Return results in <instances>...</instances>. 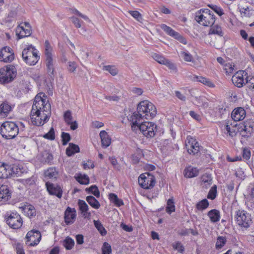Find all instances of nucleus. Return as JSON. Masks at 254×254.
I'll list each match as a JSON object with an SVG mask.
<instances>
[{
	"mask_svg": "<svg viewBox=\"0 0 254 254\" xmlns=\"http://www.w3.org/2000/svg\"><path fill=\"white\" fill-rule=\"evenodd\" d=\"M103 70L109 72L113 76L116 75L118 73L117 68L114 65H104L103 67Z\"/></svg>",
	"mask_w": 254,
	"mask_h": 254,
	"instance_id": "obj_39",
	"label": "nucleus"
},
{
	"mask_svg": "<svg viewBox=\"0 0 254 254\" xmlns=\"http://www.w3.org/2000/svg\"><path fill=\"white\" fill-rule=\"evenodd\" d=\"M195 19L198 23L204 26L212 25L215 21V16L208 9L200 10L196 13Z\"/></svg>",
	"mask_w": 254,
	"mask_h": 254,
	"instance_id": "obj_3",
	"label": "nucleus"
},
{
	"mask_svg": "<svg viewBox=\"0 0 254 254\" xmlns=\"http://www.w3.org/2000/svg\"><path fill=\"white\" fill-rule=\"evenodd\" d=\"M23 212L28 217H31L35 215V210L34 207L30 205H25L21 207Z\"/></svg>",
	"mask_w": 254,
	"mask_h": 254,
	"instance_id": "obj_34",
	"label": "nucleus"
},
{
	"mask_svg": "<svg viewBox=\"0 0 254 254\" xmlns=\"http://www.w3.org/2000/svg\"><path fill=\"white\" fill-rule=\"evenodd\" d=\"M74 245V241L69 237H67L64 241V245L67 250H71Z\"/></svg>",
	"mask_w": 254,
	"mask_h": 254,
	"instance_id": "obj_45",
	"label": "nucleus"
},
{
	"mask_svg": "<svg viewBox=\"0 0 254 254\" xmlns=\"http://www.w3.org/2000/svg\"><path fill=\"white\" fill-rule=\"evenodd\" d=\"M10 168L9 165L0 164V179H6L10 177Z\"/></svg>",
	"mask_w": 254,
	"mask_h": 254,
	"instance_id": "obj_26",
	"label": "nucleus"
},
{
	"mask_svg": "<svg viewBox=\"0 0 254 254\" xmlns=\"http://www.w3.org/2000/svg\"><path fill=\"white\" fill-rule=\"evenodd\" d=\"M88 190L91 193L94 194L96 197H99L100 191L96 186H92L88 189H86V190Z\"/></svg>",
	"mask_w": 254,
	"mask_h": 254,
	"instance_id": "obj_55",
	"label": "nucleus"
},
{
	"mask_svg": "<svg viewBox=\"0 0 254 254\" xmlns=\"http://www.w3.org/2000/svg\"><path fill=\"white\" fill-rule=\"evenodd\" d=\"M199 171L197 168L191 166L186 168L184 170V176L188 178L196 177Z\"/></svg>",
	"mask_w": 254,
	"mask_h": 254,
	"instance_id": "obj_25",
	"label": "nucleus"
},
{
	"mask_svg": "<svg viewBox=\"0 0 254 254\" xmlns=\"http://www.w3.org/2000/svg\"><path fill=\"white\" fill-rule=\"evenodd\" d=\"M217 194V186L214 185L209 191L207 194V198L213 200L215 198Z\"/></svg>",
	"mask_w": 254,
	"mask_h": 254,
	"instance_id": "obj_49",
	"label": "nucleus"
},
{
	"mask_svg": "<svg viewBox=\"0 0 254 254\" xmlns=\"http://www.w3.org/2000/svg\"><path fill=\"white\" fill-rule=\"evenodd\" d=\"M224 130H225V133L228 134L232 137L237 134L236 125L227 124L225 126Z\"/></svg>",
	"mask_w": 254,
	"mask_h": 254,
	"instance_id": "obj_31",
	"label": "nucleus"
},
{
	"mask_svg": "<svg viewBox=\"0 0 254 254\" xmlns=\"http://www.w3.org/2000/svg\"><path fill=\"white\" fill-rule=\"evenodd\" d=\"M0 134L3 137L10 139L14 138L18 133V127L12 122H4L0 127Z\"/></svg>",
	"mask_w": 254,
	"mask_h": 254,
	"instance_id": "obj_4",
	"label": "nucleus"
},
{
	"mask_svg": "<svg viewBox=\"0 0 254 254\" xmlns=\"http://www.w3.org/2000/svg\"><path fill=\"white\" fill-rule=\"evenodd\" d=\"M12 107L7 102H3L0 104V117L5 118L11 111Z\"/></svg>",
	"mask_w": 254,
	"mask_h": 254,
	"instance_id": "obj_23",
	"label": "nucleus"
},
{
	"mask_svg": "<svg viewBox=\"0 0 254 254\" xmlns=\"http://www.w3.org/2000/svg\"><path fill=\"white\" fill-rule=\"evenodd\" d=\"M26 238L28 245L32 247L39 244L41 239V235L39 231L32 230L27 233Z\"/></svg>",
	"mask_w": 254,
	"mask_h": 254,
	"instance_id": "obj_11",
	"label": "nucleus"
},
{
	"mask_svg": "<svg viewBox=\"0 0 254 254\" xmlns=\"http://www.w3.org/2000/svg\"><path fill=\"white\" fill-rule=\"evenodd\" d=\"M226 239L224 237L219 236L217 238L216 243V248L217 249H221L226 244Z\"/></svg>",
	"mask_w": 254,
	"mask_h": 254,
	"instance_id": "obj_46",
	"label": "nucleus"
},
{
	"mask_svg": "<svg viewBox=\"0 0 254 254\" xmlns=\"http://www.w3.org/2000/svg\"><path fill=\"white\" fill-rule=\"evenodd\" d=\"M210 26L211 28H210L208 32L209 35L215 34L217 35L220 37L223 36V33L220 26H218V25H212Z\"/></svg>",
	"mask_w": 254,
	"mask_h": 254,
	"instance_id": "obj_32",
	"label": "nucleus"
},
{
	"mask_svg": "<svg viewBox=\"0 0 254 254\" xmlns=\"http://www.w3.org/2000/svg\"><path fill=\"white\" fill-rule=\"evenodd\" d=\"M45 174L49 178H56L58 173L55 168H50L45 172Z\"/></svg>",
	"mask_w": 254,
	"mask_h": 254,
	"instance_id": "obj_44",
	"label": "nucleus"
},
{
	"mask_svg": "<svg viewBox=\"0 0 254 254\" xmlns=\"http://www.w3.org/2000/svg\"><path fill=\"white\" fill-rule=\"evenodd\" d=\"M140 122L137 125L132 124L131 127L134 129L136 127L138 128L142 134L147 137H152L155 135L157 131V126L151 122Z\"/></svg>",
	"mask_w": 254,
	"mask_h": 254,
	"instance_id": "obj_6",
	"label": "nucleus"
},
{
	"mask_svg": "<svg viewBox=\"0 0 254 254\" xmlns=\"http://www.w3.org/2000/svg\"><path fill=\"white\" fill-rule=\"evenodd\" d=\"M102 254H111L112 248L111 245L107 242L103 243L102 248Z\"/></svg>",
	"mask_w": 254,
	"mask_h": 254,
	"instance_id": "obj_50",
	"label": "nucleus"
},
{
	"mask_svg": "<svg viewBox=\"0 0 254 254\" xmlns=\"http://www.w3.org/2000/svg\"><path fill=\"white\" fill-rule=\"evenodd\" d=\"M235 218L237 224L243 230L248 229L252 223L251 215L245 210H238Z\"/></svg>",
	"mask_w": 254,
	"mask_h": 254,
	"instance_id": "obj_7",
	"label": "nucleus"
},
{
	"mask_svg": "<svg viewBox=\"0 0 254 254\" xmlns=\"http://www.w3.org/2000/svg\"><path fill=\"white\" fill-rule=\"evenodd\" d=\"M152 57L155 61L161 64H163L166 60L164 57L157 54H153Z\"/></svg>",
	"mask_w": 254,
	"mask_h": 254,
	"instance_id": "obj_54",
	"label": "nucleus"
},
{
	"mask_svg": "<svg viewBox=\"0 0 254 254\" xmlns=\"http://www.w3.org/2000/svg\"><path fill=\"white\" fill-rule=\"evenodd\" d=\"M231 117L236 122L243 120L246 117V111L243 108H237L233 111Z\"/></svg>",
	"mask_w": 254,
	"mask_h": 254,
	"instance_id": "obj_17",
	"label": "nucleus"
},
{
	"mask_svg": "<svg viewBox=\"0 0 254 254\" xmlns=\"http://www.w3.org/2000/svg\"><path fill=\"white\" fill-rule=\"evenodd\" d=\"M234 65L232 64L226 63L224 64L223 69L225 71V72L227 74H231L234 71Z\"/></svg>",
	"mask_w": 254,
	"mask_h": 254,
	"instance_id": "obj_52",
	"label": "nucleus"
},
{
	"mask_svg": "<svg viewBox=\"0 0 254 254\" xmlns=\"http://www.w3.org/2000/svg\"><path fill=\"white\" fill-rule=\"evenodd\" d=\"M129 13L134 18L136 19L138 21L141 19V16L140 13L137 11H129Z\"/></svg>",
	"mask_w": 254,
	"mask_h": 254,
	"instance_id": "obj_62",
	"label": "nucleus"
},
{
	"mask_svg": "<svg viewBox=\"0 0 254 254\" xmlns=\"http://www.w3.org/2000/svg\"><path fill=\"white\" fill-rule=\"evenodd\" d=\"M180 56L186 62H190L193 61L192 56L188 52L182 51L180 53Z\"/></svg>",
	"mask_w": 254,
	"mask_h": 254,
	"instance_id": "obj_47",
	"label": "nucleus"
},
{
	"mask_svg": "<svg viewBox=\"0 0 254 254\" xmlns=\"http://www.w3.org/2000/svg\"><path fill=\"white\" fill-rule=\"evenodd\" d=\"M10 168L9 174L10 177H18L22 173V171L16 165H9Z\"/></svg>",
	"mask_w": 254,
	"mask_h": 254,
	"instance_id": "obj_36",
	"label": "nucleus"
},
{
	"mask_svg": "<svg viewBox=\"0 0 254 254\" xmlns=\"http://www.w3.org/2000/svg\"><path fill=\"white\" fill-rule=\"evenodd\" d=\"M100 136L103 147L106 148L111 144V139L106 131H101L100 132Z\"/></svg>",
	"mask_w": 254,
	"mask_h": 254,
	"instance_id": "obj_24",
	"label": "nucleus"
},
{
	"mask_svg": "<svg viewBox=\"0 0 254 254\" xmlns=\"http://www.w3.org/2000/svg\"><path fill=\"white\" fill-rule=\"evenodd\" d=\"M142 155V151L140 150H137L136 152L132 155V161L133 163H138Z\"/></svg>",
	"mask_w": 254,
	"mask_h": 254,
	"instance_id": "obj_48",
	"label": "nucleus"
},
{
	"mask_svg": "<svg viewBox=\"0 0 254 254\" xmlns=\"http://www.w3.org/2000/svg\"><path fill=\"white\" fill-rule=\"evenodd\" d=\"M247 73L245 71L240 70L237 72L232 78V81L233 84L238 87H242L246 83V78L244 76H247Z\"/></svg>",
	"mask_w": 254,
	"mask_h": 254,
	"instance_id": "obj_13",
	"label": "nucleus"
},
{
	"mask_svg": "<svg viewBox=\"0 0 254 254\" xmlns=\"http://www.w3.org/2000/svg\"><path fill=\"white\" fill-rule=\"evenodd\" d=\"M22 57L24 62L29 65H35L40 59L37 50L32 45L23 50Z\"/></svg>",
	"mask_w": 254,
	"mask_h": 254,
	"instance_id": "obj_5",
	"label": "nucleus"
},
{
	"mask_svg": "<svg viewBox=\"0 0 254 254\" xmlns=\"http://www.w3.org/2000/svg\"><path fill=\"white\" fill-rule=\"evenodd\" d=\"M77 68V64L74 62L68 63L67 69L69 72H74Z\"/></svg>",
	"mask_w": 254,
	"mask_h": 254,
	"instance_id": "obj_61",
	"label": "nucleus"
},
{
	"mask_svg": "<svg viewBox=\"0 0 254 254\" xmlns=\"http://www.w3.org/2000/svg\"><path fill=\"white\" fill-rule=\"evenodd\" d=\"M175 211V206L174 201L173 198H170L167 200L166 211L169 214Z\"/></svg>",
	"mask_w": 254,
	"mask_h": 254,
	"instance_id": "obj_38",
	"label": "nucleus"
},
{
	"mask_svg": "<svg viewBox=\"0 0 254 254\" xmlns=\"http://www.w3.org/2000/svg\"><path fill=\"white\" fill-rule=\"evenodd\" d=\"M139 185L144 189H149L155 185V181L153 176L149 173L141 174L138 179Z\"/></svg>",
	"mask_w": 254,
	"mask_h": 254,
	"instance_id": "obj_9",
	"label": "nucleus"
},
{
	"mask_svg": "<svg viewBox=\"0 0 254 254\" xmlns=\"http://www.w3.org/2000/svg\"><path fill=\"white\" fill-rule=\"evenodd\" d=\"M76 179L80 184L87 185L89 183V177L86 175L78 174Z\"/></svg>",
	"mask_w": 254,
	"mask_h": 254,
	"instance_id": "obj_40",
	"label": "nucleus"
},
{
	"mask_svg": "<svg viewBox=\"0 0 254 254\" xmlns=\"http://www.w3.org/2000/svg\"><path fill=\"white\" fill-rule=\"evenodd\" d=\"M109 197L110 201L112 203H114V204L117 206H121L124 205L123 201L122 199H119L118 197V196L115 193H110L109 195Z\"/></svg>",
	"mask_w": 254,
	"mask_h": 254,
	"instance_id": "obj_37",
	"label": "nucleus"
},
{
	"mask_svg": "<svg viewBox=\"0 0 254 254\" xmlns=\"http://www.w3.org/2000/svg\"><path fill=\"white\" fill-rule=\"evenodd\" d=\"M14 58V54L9 47H4L0 51V61L4 63L11 62Z\"/></svg>",
	"mask_w": 254,
	"mask_h": 254,
	"instance_id": "obj_15",
	"label": "nucleus"
},
{
	"mask_svg": "<svg viewBox=\"0 0 254 254\" xmlns=\"http://www.w3.org/2000/svg\"><path fill=\"white\" fill-rule=\"evenodd\" d=\"M43 137L44 138L51 140H54L55 138V135L54 128L51 127L48 133L45 134Z\"/></svg>",
	"mask_w": 254,
	"mask_h": 254,
	"instance_id": "obj_51",
	"label": "nucleus"
},
{
	"mask_svg": "<svg viewBox=\"0 0 254 254\" xmlns=\"http://www.w3.org/2000/svg\"><path fill=\"white\" fill-rule=\"evenodd\" d=\"M207 215L212 222H216L220 220V215L218 210L212 209L208 212Z\"/></svg>",
	"mask_w": 254,
	"mask_h": 254,
	"instance_id": "obj_28",
	"label": "nucleus"
},
{
	"mask_svg": "<svg viewBox=\"0 0 254 254\" xmlns=\"http://www.w3.org/2000/svg\"><path fill=\"white\" fill-rule=\"evenodd\" d=\"M45 54L46 57H52L53 51L52 47L51 46L48 40H46L45 42Z\"/></svg>",
	"mask_w": 254,
	"mask_h": 254,
	"instance_id": "obj_43",
	"label": "nucleus"
},
{
	"mask_svg": "<svg viewBox=\"0 0 254 254\" xmlns=\"http://www.w3.org/2000/svg\"><path fill=\"white\" fill-rule=\"evenodd\" d=\"M208 6L220 16H221L224 14L222 8L216 5L209 4Z\"/></svg>",
	"mask_w": 254,
	"mask_h": 254,
	"instance_id": "obj_57",
	"label": "nucleus"
},
{
	"mask_svg": "<svg viewBox=\"0 0 254 254\" xmlns=\"http://www.w3.org/2000/svg\"><path fill=\"white\" fill-rule=\"evenodd\" d=\"M201 185L204 188H208L212 183V179L211 176L208 174H205L201 177Z\"/></svg>",
	"mask_w": 254,
	"mask_h": 254,
	"instance_id": "obj_30",
	"label": "nucleus"
},
{
	"mask_svg": "<svg viewBox=\"0 0 254 254\" xmlns=\"http://www.w3.org/2000/svg\"><path fill=\"white\" fill-rule=\"evenodd\" d=\"M79 152V148L78 146L72 143L69 144V146L66 149V154L68 156H70Z\"/></svg>",
	"mask_w": 254,
	"mask_h": 254,
	"instance_id": "obj_33",
	"label": "nucleus"
},
{
	"mask_svg": "<svg viewBox=\"0 0 254 254\" xmlns=\"http://www.w3.org/2000/svg\"><path fill=\"white\" fill-rule=\"evenodd\" d=\"M246 83L250 88L254 89V77H246Z\"/></svg>",
	"mask_w": 254,
	"mask_h": 254,
	"instance_id": "obj_59",
	"label": "nucleus"
},
{
	"mask_svg": "<svg viewBox=\"0 0 254 254\" xmlns=\"http://www.w3.org/2000/svg\"><path fill=\"white\" fill-rule=\"evenodd\" d=\"M21 182L24 185H32L34 184V180L32 178L21 180Z\"/></svg>",
	"mask_w": 254,
	"mask_h": 254,
	"instance_id": "obj_64",
	"label": "nucleus"
},
{
	"mask_svg": "<svg viewBox=\"0 0 254 254\" xmlns=\"http://www.w3.org/2000/svg\"><path fill=\"white\" fill-rule=\"evenodd\" d=\"M244 126L243 130L242 131V135L249 136L254 130V122L251 120L247 121Z\"/></svg>",
	"mask_w": 254,
	"mask_h": 254,
	"instance_id": "obj_20",
	"label": "nucleus"
},
{
	"mask_svg": "<svg viewBox=\"0 0 254 254\" xmlns=\"http://www.w3.org/2000/svg\"><path fill=\"white\" fill-rule=\"evenodd\" d=\"M94 224L95 227L99 231L102 236H105L107 234V231L104 228L102 223L99 220H94Z\"/></svg>",
	"mask_w": 254,
	"mask_h": 254,
	"instance_id": "obj_42",
	"label": "nucleus"
},
{
	"mask_svg": "<svg viewBox=\"0 0 254 254\" xmlns=\"http://www.w3.org/2000/svg\"><path fill=\"white\" fill-rule=\"evenodd\" d=\"M64 119L67 124L71 123V122L72 121V117L70 111H67L64 113Z\"/></svg>",
	"mask_w": 254,
	"mask_h": 254,
	"instance_id": "obj_56",
	"label": "nucleus"
},
{
	"mask_svg": "<svg viewBox=\"0 0 254 254\" xmlns=\"http://www.w3.org/2000/svg\"><path fill=\"white\" fill-rule=\"evenodd\" d=\"M174 250H177L180 253H183L184 251V248L181 243L178 242L172 244Z\"/></svg>",
	"mask_w": 254,
	"mask_h": 254,
	"instance_id": "obj_60",
	"label": "nucleus"
},
{
	"mask_svg": "<svg viewBox=\"0 0 254 254\" xmlns=\"http://www.w3.org/2000/svg\"><path fill=\"white\" fill-rule=\"evenodd\" d=\"M209 205V202L207 199L205 198L199 201L196 205V208L199 210H203L206 209Z\"/></svg>",
	"mask_w": 254,
	"mask_h": 254,
	"instance_id": "obj_41",
	"label": "nucleus"
},
{
	"mask_svg": "<svg viewBox=\"0 0 254 254\" xmlns=\"http://www.w3.org/2000/svg\"><path fill=\"white\" fill-rule=\"evenodd\" d=\"M5 219L7 224L12 229H18L22 226L23 221L17 213L12 212Z\"/></svg>",
	"mask_w": 254,
	"mask_h": 254,
	"instance_id": "obj_10",
	"label": "nucleus"
},
{
	"mask_svg": "<svg viewBox=\"0 0 254 254\" xmlns=\"http://www.w3.org/2000/svg\"><path fill=\"white\" fill-rule=\"evenodd\" d=\"M76 211L75 209H72L68 207L64 213V220L66 224H70L73 223L76 217Z\"/></svg>",
	"mask_w": 254,
	"mask_h": 254,
	"instance_id": "obj_16",
	"label": "nucleus"
},
{
	"mask_svg": "<svg viewBox=\"0 0 254 254\" xmlns=\"http://www.w3.org/2000/svg\"><path fill=\"white\" fill-rule=\"evenodd\" d=\"M79 210L84 218H89L91 216V213L88 211L89 207L84 200L79 199L78 201Z\"/></svg>",
	"mask_w": 254,
	"mask_h": 254,
	"instance_id": "obj_18",
	"label": "nucleus"
},
{
	"mask_svg": "<svg viewBox=\"0 0 254 254\" xmlns=\"http://www.w3.org/2000/svg\"><path fill=\"white\" fill-rule=\"evenodd\" d=\"M163 65H166L170 69L173 70V71H177V67L176 65L169 60L166 59Z\"/></svg>",
	"mask_w": 254,
	"mask_h": 254,
	"instance_id": "obj_53",
	"label": "nucleus"
},
{
	"mask_svg": "<svg viewBox=\"0 0 254 254\" xmlns=\"http://www.w3.org/2000/svg\"><path fill=\"white\" fill-rule=\"evenodd\" d=\"M137 112H134L129 118L133 125H137L141 121L151 120L157 114L155 106L148 100L141 101L137 108Z\"/></svg>",
	"mask_w": 254,
	"mask_h": 254,
	"instance_id": "obj_2",
	"label": "nucleus"
},
{
	"mask_svg": "<svg viewBox=\"0 0 254 254\" xmlns=\"http://www.w3.org/2000/svg\"><path fill=\"white\" fill-rule=\"evenodd\" d=\"M47 189L50 194L56 195L59 198L62 196V190L59 186H55L54 185L47 183Z\"/></svg>",
	"mask_w": 254,
	"mask_h": 254,
	"instance_id": "obj_19",
	"label": "nucleus"
},
{
	"mask_svg": "<svg viewBox=\"0 0 254 254\" xmlns=\"http://www.w3.org/2000/svg\"><path fill=\"white\" fill-rule=\"evenodd\" d=\"M31 28H26L24 26H18L16 28V32L18 39L29 36L31 34Z\"/></svg>",
	"mask_w": 254,
	"mask_h": 254,
	"instance_id": "obj_22",
	"label": "nucleus"
},
{
	"mask_svg": "<svg viewBox=\"0 0 254 254\" xmlns=\"http://www.w3.org/2000/svg\"><path fill=\"white\" fill-rule=\"evenodd\" d=\"M11 193L7 186L1 185L0 186V200L6 201L10 197Z\"/></svg>",
	"mask_w": 254,
	"mask_h": 254,
	"instance_id": "obj_21",
	"label": "nucleus"
},
{
	"mask_svg": "<svg viewBox=\"0 0 254 254\" xmlns=\"http://www.w3.org/2000/svg\"><path fill=\"white\" fill-rule=\"evenodd\" d=\"M46 64L47 68V71L48 73L50 76H52L54 75V63L53 57H46Z\"/></svg>",
	"mask_w": 254,
	"mask_h": 254,
	"instance_id": "obj_29",
	"label": "nucleus"
},
{
	"mask_svg": "<svg viewBox=\"0 0 254 254\" xmlns=\"http://www.w3.org/2000/svg\"><path fill=\"white\" fill-rule=\"evenodd\" d=\"M160 27L167 34L172 36L178 40L180 42L184 44H187L186 40L181 36L179 33L174 31L170 27L168 26L166 24H163L160 25Z\"/></svg>",
	"mask_w": 254,
	"mask_h": 254,
	"instance_id": "obj_14",
	"label": "nucleus"
},
{
	"mask_svg": "<svg viewBox=\"0 0 254 254\" xmlns=\"http://www.w3.org/2000/svg\"><path fill=\"white\" fill-rule=\"evenodd\" d=\"M192 80L194 81L200 82L209 87H214V84L209 79L203 76L195 75L194 76Z\"/></svg>",
	"mask_w": 254,
	"mask_h": 254,
	"instance_id": "obj_27",
	"label": "nucleus"
},
{
	"mask_svg": "<svg viewBox=\"0 0 254 254\" xmlns=\"http://www.w3.org/2000/svg\"><path fill=\"white\" fill-rule=\"evenodd\" d=\"M71 20L76 28H80L81 27L80 22L77 18L72 17Z\"/></svg>",
	"mask_w": 254,
	"mask_h": 254,
	"instance_id": "obj_63",
	"label": "nucleus"
},
{
	"mask_svg": "<svg viewBox=\"0 0 254 254\" xmlns=\"http://www.w3.org/2000/svg\"><path fill=\"white\" fill-rule=\"evenodd\" d=\"M63 144L65 145L70 140V136L69 133L63 132L62 134Z\"/></svg>",
	"mask_w": 254,
	"mask_h": 254,
	"instance_id": "obj_58",
	"label": "nucleus"
},
{
	"mask_svg": "<svg viewBox=\"0 0 254 254\" xmlns=\"http://www.w3.org/2000/svg\"><path fill=\"white\" fill-rule=\"evenodd\" d=\"M51 115V105L43 93H38L35 97L31 111L32 123L37 126L47 123Z\"/></svg>",
	"mask_w": 254,
	"mask_h": 254,
	"instance_id": "obj_1",
	"label": "nucleus"
},
{
	"mask_svg": "<svg viewBox=\"0 0 254 254\" xmlns=\"http://www.w3.org/2000/svg\"><path fill=\"white\" fill-rule=\"evenodd\" d=\"M88 203L95 209H98L100 207L99 202L93 196H87L86 198Z\"/></svg>",
	"mask_w": 254,
	"mask_h": 254,
	"instance_id": "obj_35",
	"label": "nucleus"
},
{
	"mask_svg": "<svg viewBox=\"0 0 254 254\" xmlns=\"http://www.w3.org/2000/svg\"><path fill=\"white\" fill-rule=\"evenodd\" d=\"M186 147L188 153L194 155L199 151V146L196 139L191 136H188L186 141Z\"/></svg>",
	"mask_w": 254,
	"mask_h": 254,
	"instance_id": "obj_12",
	"label": "nucleus"
},
{
	"mask_svg": "<svg viewBox=\"0 0 254 254\" xmlns=\"http://www.w3.org/2000/svg\"><path fill=\"white\" fill-rule=\"evenodd\" d=\"M16 72L13 68L5 66L0 69V83H6L13 80Z\"/></svg>",
	"mask_w": 254,
	"mask_h": 254,
	"instance_id": "obj_8",
	"label": "nucleus"
}]
</instances>
